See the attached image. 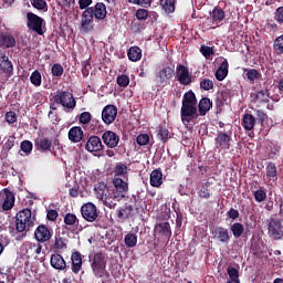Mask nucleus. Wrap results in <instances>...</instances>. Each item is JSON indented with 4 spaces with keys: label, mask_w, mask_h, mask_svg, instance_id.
<instances>
[{
    "label": "nucleus",
    "mask_w": 283,
    "mask_h": 283,
    "mask_svg": "<svg viewBox=\"0 0 283 283\" xmlns=\"http://www.w3.org/2000/svg\"><path fill=\"white\" fill-rule=\"evenodd\" d=\"M4 199L2 205H0L1 210L0 211H12L14 208V202L17 198L14 197V192H12L10 189L4 188L3 189Z\"/></svg>",
    "instance_id": "18"
},
{
    "label": "nucleus",
    "mask_w": 283,
    "mask_h": 283,
    "mask_svg": "<svg viewBox=\"0 0 283 283\" xmlns=\"http://www.w3.org/2000/svg\"><path fill=\"white\" fill-rule=\"evenodd\" d=\"M4 118L9 125L17 123V113L14 111H9L6 113Z\"/></svg>",
    "instance_id": "57"
},
{
    "label": "nucleus",
    "mask_w": 283,
    "mask_h": 283,
    "mask_svg": "<svg viewBox=\"0 0 283 283\" xmlns=\"http://www.w3.org/2000/svg\"><path fill=\"white\" fill-rule=\"evenodd\" d=\"M228 280H240V271L231 265L227 268Z\"/></svg>",
    "instance_id": "52"
},
{
    "label": "nucleus",
    "mask_w": 283,
    "mask_h": 283,
    "mask_svg": "<svg viewBox=\"0 0 283 283\" xmlns=\"http://www.w3.org/2000/svg\"><path fill=\"white\" fill-rule=\"evenodd\" d=\"M85 149L91 154L94 151H101V149H103V142L101 140V137L91 136L86 142Z\"/></svg>",
    "instance_id": "21"
},
{
    "label": "nucleus",
    "mask_w": 283,
    "mask_h": 283,
    "mask_svg": "<svg viewBox=\"0 0 283 283\" xmlns=\"http://www.w3.org/2000/svg\"><path fill=\"white\" fill-rule=\"evenodd\" d=\"M224 10H222V8L220 7H216L212 12H210V19L212 21V23H214L216 25H218V23H222V21H224Z\"/></svg>",
    "instance_id": "34"
},
{
    "label": "nucleus",
    "mask_w": 283,
    "mask_h": 283,
    "mask_svg": "<svg viewBox=\"0 0 283 283\" xmlns=\"http://www.w3.org/2000/svg\"><path fill=\"white\" fill-rule=\"evenodd\" d=\"M31 6H33L35 10L48 12V2L45 0H31Z\"/></svg>",
    "instance_id": "50"
},
{
    "label": "nucleus",
    "mask_w": 283,
    "mask_h": 283,
    "mask_svg": "<svg viewBox=\"0 0 283 283\" xmlns=\"http://www.w3.org/2000/svg\"><path fill=\"white\" fill-rule=\"evenodd\" d=\"M200 88L205 90V92H209V90H213V81L209 78H203L200 82Z\"/></svg>",
    "instance_id": "55"
},
{
    "label": "nucleus",
    "mask_w": 283,
    "mask_h": 283,
    "mask_svg": "<svg viewBox=\"0 0 283 283\" xmlns=\"http://www.w3.org/2000/svg\"><path fill=\"white\" fill-rule=\"evenodd\" d=\"M34 147L38 151L42 154H48V151H52V139L49 137H40L34 140Z\"/></svg>",
    "instance_id": "19"
},
{
    "label": "nucleus",
    "mask_w": 283,
    "mask_h": 283,
    "mask_svg": "<svg viewBox=\"0 0 283 283\" xmlns=\"http://www.w3.org/2000/svg\"><path fill=\"white\" fill-rule=\"evenodd\" d=\"M255 202H264L266 200V189L260 187L256 191L253 192Z\"/></svg>",
    "instance_id": "46"
},
{
    "label": "nucleus",
    "mask_w": 283,
    "mask_h": 283,
    "mask_svg": "<svg viewBox=\"0 0 283 283\" xmlns=\"http://www.w3.org/2000/svg\"><path fill=\"white\" fill-rule=\"evenodd\" d=\"M33 145L32 142L30 140H23L20 145V149L24 153V154H32V149H33Z\"/></svg>",
    "instance_id": "54"
},
{
    "label": "nucleus",
    "mask_w": 283,
    "mask_h": 283,
    "mask_svg": "<svg viewBox=\"0 0 283 283\" xmlns=\"http://www.w3.org/2000/svg\"><path fill=\"white\" fill-rule=\"evenodd\" d=\"M124 242L128 249H134L138 244V237L134 233H128L125 235Z\"/></svg>",
    "instance_id": "43"
},
{
    "label": "nucleus",
    "mask_w": 283,
    "mask_h": 283,
    "mask_svg": "<svg viewBox=\"0 0 283 283\" xmlns=\"http://www.w3.org/2000/svg\"><path fill=\"white\" fill-rule=\"evenodd\" d=\"M53 101L66 109L73 111L76 108V99L70 91L57 90L53 95Z\"/></svg>",
    "instance_id": "4"
},
{
    "label": "nucleus",
    "mask_w": 283,
    "mask_h": 283,
    "mask_svg": "<svg viewBox=\"0 0 283 283\" xmlns=\"http://www.w3.org/2000/svg\"><path fill=\"white\" fill-rule=\"evenodd\" d=\"M174 74H176V70L171 66H166L159 70L156 75L158 85H163V87H165V85H169V81L174 78Z\"/></svg>",
    "instance_id": "12"
},
{
    "label": "nucleus",
    "mask_w": 283,
    "mask_h": 283,
    "mask_svg": "<svg viewBox=\"0 0 283 283\" xmlns=\"http://www.w3.org/2000/svg\"><path fill=\"white\" fill-rule=\"evenodd\" d=\"M231 140H233L232 130H228V132L219 130L214 138L216 148L219 151H228V149H231Z\"/></svg>",
    "instance_id": "7"
},
{
    "label": "nucleus",
    "mask_w": 283,
    "mask_h": 283,
    "mask_svg": "<svg viewBox=\"0 0 283 283\" xmlns=\"http://www.w3.org/2000/svg\"><path fill=\"white\" fill-rule=\"evenodd\" d=\"M150 187L159 189L163 186V170L157 168L150 172L149 177Z\"/></svg>",
    "instance_id": "26"
},
{
    "label": "nucleus",
    "mask_w": 283,
    "mask_h": 283,
    "mask_svg": "<svg viewBox=\"0 0 283 283\" xmlns=\"http://www.w3.org/2000/svg\"><path fill=\"white\" fill-rule=\"evenodd\" d=\"M52 249H54L55 251H63V249H67V243L63 241L61 235H56Z\"/></svg>",
    "instance_id": "48"
},
{
    "label": "nucleus",
    "mask_w": 283,
    "mask_h": 283,
    "mask_svg": "<svg viewBox=\"0 0 283 283\" xmlns=\"http://www.w3.org/2000/svg\"><path fill=\"white\" fill-rule=\"evenodd\" d=\"M30 82L32 85H34V87H41L42 76L39 70H35L31 73Z\"/></svg>",
    "instance_id": "44"
},
{
    "label": "nucleus",
    "mask_w": 283,
    "mask_h": 283,
    "mask_svg": "<svg viewBox=\"0 0 283 283\" xmlns=\"http://www.w3.org/2000/svg\"><path fill=\"white\" fill-rule=\"evenodd\" d=\"M230 231L233 238L238 240L242 238V234L244 233V224H242L241 222H234L230 226Z\"/></svg>",
    "instance_id": "39"
},
{
    "label": "nucleus",
    "mask_w": 283,
    "mask_h": 283,
    "mask_svg": "<svg viewBox=\"0 0 283 283\" xmlns=\"http://www.w3.org/2000/svg\"><path fill=\"white\" fill-rule=\"evenodd\" d=\"M34 239L42 244L50 242L52 240V230L45 224H40L34 231Z\"/></svg>",
    "instance_id": "15"
},
{
    "label": "nucleus",
    "mask_w": 283,
    "mask_h": 283,
    "mask_svg": "<svg viewBox=\"0 0 283 283\" xmlns=\"http://www.w3.org/2000/svg\"><path fill=\"white\" fill-rule=\"evenodd\" d=\"M209 187H211V182L206 181L198 191L199 198H202L203 200H209L211 198V190H209Z\"/></svg>",
    "instance_id": "41"
},
{
    "label": "nucleus",
    "mask_w": 283,
    "mask_h": 283,
    "mask_svg": "<svg viewBox=\"0 0 283 283\" xmlns=\"http://www.w3.org/2000/svg\"><path fill=\"white\" fill-rule=\"evenodd\" d=\"M71 261H72V272L75 274L81 273V269H83V255L81 252L75 251L71 254Z\"/></svg>",
    "instance_id": "23"
},
{
    "label": "nucleus",
    "mask_w": 283,
    "mask_h": 283,
    "mask_svg": "<svg viewBox=\"0 0 283 283\" xmlns=\"http://www.w3.org/2000/svg\"><path fill=\"white\" fill-rule=\"evenodd\" d=\"M117 85L119 87H127L129 85V76L122 74L117 77Z\"/></svg>",
    "instance_id": "58"
},
{
    "label": "nucleus",
    "mask_w": 283,
    "mask_h": 283,
    "mask_svg": "<svg viewBox=\"0 0 283 283\" xmlns=\"http://www.w3.org/2000/svg\"><path fill=\"white\" fill-rule=\"evenodd\" d=\"M200 52L206 59L213 56V48L211 46L201 45Z\"/></svg>",
    "instance_id": "60"
},
{
    "label": "nucleus",
    "mask_w": 283,
    "mask_h": 283,
    "mask_svg": "<svg viewBox=\"0 0 283 283\" xmlns=\"http://www.w3.org/2000/svg\"><path fill=\"white\" fill-rule=\"evenodd\" d=\"M24 251L28 258H32L34 255H41L43 247L41 245V243L27 242L24 243Z\"/></svg>",
    "instance_id": "25"
},
{
    "label": "nucleus",
    "mask_w": 283,
    "mask_h": 283,
    "mask_svg": "<svg viewBox=\"0 0 283 283\" xmlns=\"http://www.w3.org/2000/svg\"><path fill=\"white\" fill-rule=\"evenodd\" d=\"M17 45V39L13 35L0 31V48L8 50Z\"/></svg>",
    "instance_id": "22"
},
{
    "label": "nucleus",
    "mask_w": 283,
    "mask_h": 283,
    "mask_svg": "<svg viewBox=\"0 0 283 283\" xmlns=\"http://www.w3.org/2000/svg\"><path fill=\"white\" fill-rule=\"evenodd\" d=\"M160 3L168 14L176 10V2L175 0H160Z\"/></svg>",
    "instance_id": "47"
},
{
    "label": "nucleus",
    "mask_w": 283,
    "mask_h": 283,
    "mask_svg": "<svg viewBox=\"0 0 283 283\" xmlns=\"http://www.w3.org/2000/svg\"><path fill=\"white\" fill-rule=\"evenodd\" d=\"M63 72H64L63 65H61L60 63H55L51 67L52 76H55L57 78H61V76H63Z\"/></svg>",
    "instance_id": "49"
},
{
    "label": "nucleus",
    "mask_w": 283,
    "mask_h": 283,
    "mask_svg": "<svg viewBox=\"0 0 283 283\" xmlns=\"http://www.w3.org/2000/svg\"><path fill=\"white\" fill-rule=\"evenodd\" d=\"M266 171V178L269 180H272L273 182H277V166H275V163L270 161L265 166Z\"/></svg>",
    "instance_id": "37"
},
{
    "label": "nucleus",
    "mask_w": 283,
    "mask_h": 283,
    "mask_svg": "<svg viewBox=\"0 0 283 283\" xmlns=\"http://www.w3.org/2000/svg\"><path fill=\"white\" fill-rule=\"evenodd\" d=\"M92 21H94V7L86 8L82 13V20H81L82 32L87 33L94 30V27H90Z\"/></svg>",
    "instance_id": "11"
},
{
    "label": "nucleus",
    "mask_w": 283,
    "mask_h": 283,
    "mask_svg": "<svg viewBox=\"0 0 283 283\" xmlns=\"http://www.w3.org/2000/svg\"><path fill=\"white\" fill-rule=\"evenodd\" d=\"M93 275L98 280H109V272H107V256L103 252H96L90 260Z\"/></svg>",
    "instance_id": "2"
},
{
    "label": "nucleus",
    "mask_w": 283,
    "mask_h": 283,
    "mask_svg": "<svg viewBox=\"0 0 283 283\" xmlns=\"http://www.w3.org/2000/svg\"><path fill=\"white\" fill-rule=\"evenodd\" d=\"M244 72L245 78H248L250 83H255V81H260V78H262V73L255 69H244Z\"/></svg>",
    "instance_id": "40"
},
{
    "label": "nucleus",
    "mask_w": 283,
    "mask_h": 283,
    "mask_svg": "<svg viewBox=\"0 0 283 283\" xmlns=\"http://www.w3.org/2000/svg\"><path fill=\"white\" fill-rule=\"evenodd\" d=\"M27 27L29 30H31V32L39 34V36H43V34H45V31H43V27H45V20L39 17L36 13H27Z\"/></svg>",
    "instance_id": "5"
},
{
    "label": "nucleus",
    "mask_w": 283,
    "mask_h": 283,
    "mask_svg": "<svg viewBox=\"0 0 283 283\" xmlns=\"http://www.w3.org/2000/svg\"><path fill=\"white\" fill-rule=\"evenodd\" d=\"M241 125L247 132H251L255 127V116L249 113L244 114Z\"/></svg>",
    "instance_id": "36"
},
{
    "label": "nucleus",
    "mask_w": 283,
    "mask_h": 283,
    "mask_svg": "<svg viewBox=\"0 0 283 283\" xmlns=\"http://www.w3.org/2000/svg\"><path fill=\"white\" fill-rule=\"evenodd\" d=\"M213 107V102L209 97H203L198 104V116H207V113Z\"/></svg>",
    "instance_id": "28"
},
{
    "label": "nucleus",
    "mask_w": 283,
    "mask_h": 283,
    "mask_svg": "<svg viewBox=\"0 0 283 283\" xmlns=\"http://www.w3.org/2000/svg\"><path fill=\"white\" fill-rule=\"evenodd\" d=\"M273 50L277 54H283V35H280L275 39Z\"/></svg>",
    "instance_id": "51"
},
{
    "label": "nucleus",
    "mask_w": 283,
    "mask_h": 283,
    "mask_svg": "<svg viewBox=\"0 0 283 283\" xmlns=\"http://www.w3.org/2000/svg\"><path fill=\"white\" fill-rule=\"evenodd\" d=\"M67 136L71 143H81L83 140V128L81 126H73L69 130Z\"/></svg>",
    "instance_id": "30"
},
{
    "label": "nucleus",
    "mask_w": 283,
    "mask_h": 283,
    "mask_svg": "<svg viewBox=\"0 0 283 283\" xmlns=\"http://www.w3.org/2000/svg\"><path fill=\"white\" fill-rule=\"evenodd\" d=\"M102 140L106 147L115 149V147H118V143H120V136L113 130H106L102 135Z\"/></svg>",
    "instance_id": "16"
},
{
    "label": "nucleus",
    "mask_w": 283,
    "mask_h": 283,
    "mask_svg": "<svg viewBox=\"0 0 283 283\" xmlns=\"http://www.w3.org/2000/svg\"><path fill=\"white\" fill-rule=\"evenodd\" d=\"M155 231L157 233H160V235H164V238H171V226L167 221L157 223L155 227Z\"/></svg>",
    "instance_id": "35"
},
{
    "label": "nucleus",
    "mask_w": 283,
    "mask_h": 283,
    "mask_svg": "<svg viewBox=\"0 0 283 283\" xmlns=\"http://www.w3.org/2000/svg\"><path fill=\"white\" fill-rule=\"evenodd\" d=\"M226 216L229 218V220H238V218H240V211L235 210L234 208H230Z\"/></svg>",
    "instance_id": "61"
},
{
    "label": "nucleus",
    "mask_w": 283,
    "mask_h": 283,
    "mask_svg": "<svg viewBox=\"0 0 283 283\" xmlns=\"http://www.w3.org/2000/svg\"><path fill=\"white\" fill-rule=\"evenodd\" d=\"M268 233L273 240H282L283 237V227L282 220L275 218V214H272L268 219Z\"/></svg>",
    "instance_id": "8"
},
{
    "label": "nucleus",
    "mask_w": 283,
    "mask_h": 283,
    "mask_svg": "<svg viewBox=\"0 0 283 283\" xmlns=\"http://www.w3.org/2000/svg\"><path fill=\"white\" fill-rule=\"evenodd\" d=\"M176 78L180 85H190L193 83V76L189 73V69L184 64H178L176 67Z\"/></svg>",
    "instance_id": "9"
},
{
    "label": "nucleus",
    "mask_w": 283,
    "mask_h": 283,
    "mask_svg": "<svg viewBox=\"0 0 283 283\" xmlns=\"http://www.w3.org/2000/svg\"><path fill=\"white\" fill-rule=\"evenodd\" d=\"M114 178H124V180H128L129 178V167L126 164L117 163L113 170Z\"/></svg>",
    "instance_id": "24"
},
{
    "label": "nucleus",
    "mask_w": 283,
    "mask_h": 283,
    "mask_svg": "<svg viewBox=\"0 0 283 283\" xmlns=\"http://www.w3.org/2000/svg\"><path fill=\"white\" fill-rule=\"evenodd\" d=\"M116 116H118V108L116 105H106L102 111V120L105 125H112V123L116 120Z\"/></svg>",
    "instance_id": "14"
},
{
    "label": "nucleus",
    "mask_w": 283,
    "mask_h": 283,
    "mask_svg": "<svg viewBox=\"0 0 283 283\" xmlns=\"http://www.w3.org/2000/svg\"><path fill=\"white\" fill-rule=\"evenodd\" d=\"M50 264L52 269H55V271H65V269H67V263L65 262V259H63V255L59 253H54L51 255Z\"/></svg>",
    "instance_id": "20"
},
{
    "label": "nucleus",
    "mask_w": 283,
    "mask_h": 283,
    "mask_svg": "<svg viewBox=\"0 0 283 283\" xmlns=\"http://www.w3.org/2000/svg\"><path fill=\"white\" fill-rule=\"evenodd\" d=\"M113 185L115 188L112 190V200H123L127 196V191H129V184L120 177H114Z\"/></svg>",
    "instance_id": "6"
},
{
    "label": "nucleus",
    "mask_w": 283,
    "mask_h": 283,
    "mask_svg": "<svg viewBox=\"0 0 283 283\" xmlns=\"http://www.w3.org/2000/svg\"><path fill=\"white\" fill-rule=\"evenodd\" d=\"M136 143L140 147H144L145 145H147V143H149V135H147V134L138 135L137 138H136Z\"/></svg>",
    "instance_id": "59"
},
{
    "label": "nucleus",
    "mask_w": 283,
    "mask_h": 283,
    "mask_svg": "<svg viewBox=\"0 0 283 283\" xmlns=\"http://www.w3.org/2000/svg\"><path fill=\"white\" fill-rule=\"evenodd\" d=\"M4 144L2 145V148L0 150V158L1 160L8 159V156L10 155V150L12 147H14V138L8 137L4 138Z\"/></svg>",
    "instance_id": "31"
},
{
    "label": "nucleus",
    "mask_w": 283,
    "mask_h": 283,
    "mask_svg": "<svg viewBox=\"0 0 283 283\" xmlns=\"http://www.w3.org/2000/svg\"><path fill=\"white\" fill-rule=\"evenodd\" d=\"M212 235L214 240L221 244H229V242H231V234L229 233V229L222 226L217 227L212 232Z\"/></svg>",
    "instance_id": "17"
},
{
    "label": "nucleus",
    "mask_w": 283,
    "mask_h": 283,
    "mask_svg": "<svg viewBox=\"0 0 283 283\" xmlns=\"http://www.w3.org/2000/svg\"><path fill=\"white\" fill-rule=\"evenodd\" d=\"M82 218L86 220V222H96L98 220V209L92 202H87L81 208Z\"/></svg>",
    "instance_id": "10"
},
{
    "label": "nucleus",
    "mask_w": 283,
    "mask_h": 283,
    "mask_svg": "<svg viewBox=\"0 0 283 283\" xmlns=\"http://www.w3.org/2000/svg\"><path fill=\"white\" fill-rule=\"evenodd\" d=\"M147 17H149V11H147V9L137 10L136 18L138 19V21H145Z\"/></svg>",
    "instance_id": "63"
},
{
    "label": "nucleus",
    "mask_w": 283,
    "mask_h": 283,
    "mask_svg": "<svg viewBox=\"0 0 283 283\" xmlns=\"http://www.w3.org/2000/svg\"><path fill=\"white\" fill-rule=\"evenodd\" d=\"M0 74H4L8 78L14 74L12 61H10V57L3 51H0Z\"/></svg>",
    "instance_id": "13"
},
{
    "label": "nucleus",
    "mask_w": 283,
    "mask_h": 283,
    "mask_svg": "<svg viewBox=\"0 0 283 283\" xmlns=\"http://www.w3.org/2000/svg\"><path fill=\"white\" fill-rule=\"evenodd\" d=\"M229 75V61L224 60L219 69L216 71V78L217 81H224V78H227V76Z\"/></svg>",
    "instance_id": "33"
},
{
    "label": "nucleus",
    "mask_w": 283,
    "mask_h": 283,
    "mask_svg": "<svg viewBox=\"0 0 283 283\" xmlns=\"http://www.w3.org/2000/svg\"><path fill=\"white\" fill-rule=\"evenodd\" d=\"M196 105H198L196 93L189 90L184 94L181 102L180 116L184 125H189V123L198 118V107H196Z\"/></svg>",
    "instance_id": "1"
},
{
    "label": "nucleus",
    "mask_w": 283,
    "mask_h": 283,
    "mask_svg": "<svg viewBox=\"0 0 283 283\" xmlns=\"http://www.w3.org/2000/svg\"><path fill=\"white\" fill-rule=\"evenodd\" d=\"M255 116H256V123L260 125H264V120H266V113L264 111H255Z\"/></svg>",
    "instance_id": "62"
},
{
    "label": "nucleus",
    "mask_w": 283,
    "mask_h": 283,
    "mask_svg": "<svg viewBox=\"0 0 283 283\" xmlns=\"http://www.w3.org/2000/svg\"><path fill=\"white\" fill-rule=\"evenodd\" d=\"M34 217H32V210L25 208L19 211L15 216V230L18 233H25L34 227Z\"/></svg>",
    "instance_id": "3"
},
{
    "label": "nucleus",
    "mask_w": 283,
    "mask_h": 283,
    "mask_svg": "<svg viewBox=\"0 0 283 283\" xmlns=\"http://www.w3.org/2000/svg\"><path fill=\"white\" fill-rule=\"evenodd\" d=\"M127 56L129 61L136 63L137 61H140V59H143V50L139 46H132L127 51Z\"/></svg>",
    "instance_id": "38"
},
{
    "label": "nucleus",
    "mask_w": 283,
    "mask_h": 283,
    "mask_svg": "<svg viewBox=\"0 0 283 283\" xmlns=\"http://www.w3.org/2000/svg\"><path fill=\"white\" fill-rule=\"evenodd\" d=\"M157 137L159 140H163V143H167V140H169V130L165 127H159Z\"/></svg>",
    "instance_id": "53"
},
{
    "label": "nucleus",
    "mask_w": 283,
    "mask_h": 283,
    "mask_svg": "<svg viewBox=\"0 0 283 283\" xmlns=\"http://www.w3.org/2000/svg\"><path fill=\"white\" fill-rule=\"evenodd\" d=\"M118 220H129L134 217V207L132 205L125 206L116 210Z\"/></svg>",
    "instance_id": "32"
},
{
    "label": "nucleus",
    "mask_w": 283,
    "mask_h": 283,
    "mask_svg": "<svg viewBox=\"0 0 283 283\" xmlns=\"http://www.w3.org/2000/svg\"><path fill=\"white\" fill-rule=\"evenodd\" d=\"M274 19L280 24L283 23V7H279L274 12Z\"/></svg>",
    "instance_id": "64"
},
{
    "label": "nucleus",
    "mask_w": 283,
    "mask_h": 283,
    "mask_svg": "<svg viewBox=\"0 0 283 283\" xmlns=\"http://www.w3.org/2000/svg\"><path fill=\"white\" fill-rule=\"evenodd\" d=\"M269 90H262L254 95V103H269Z\"/></svg>",
    "instance_id": "42"
},
{
    "label": "nucleus",
    "mask_w": 283,
    "mask_h": 283,
    "mask_svg": "<svg viewBox=\"0 0 283 283\" xmlns=\"http://www.w3.org/2000/svg\"><path fill=\"white\" fill-rule=\"evenodd\" d=\"M78 120L81 125H87L92 120V114L90 112H83L81 113Z\"/></svg>",
    "instance_id": "56"
},
{
    "label": "nucleus",
    "mask_w": 283,
    "mask_h": 283,
    "mask_svg": "<svg viewBox=\"0 0 283 283\" xmlns=\"http://www.w3.org/2000/svg\"><path fill=\"white\" fill-rule=\"evenodd\" d=\"M64 224H66V227L78 226V218H76V214L69 212L64 216Z\"/></svg>",
    "instance_id": "45"
},
{
    "label": "nucleus",
    "mask_w": 283,
    "mask_h": 283,
    "mask_svg": "<svg viewBox=\"0 0 283 283\" xmlns=\"http://www.w3.org/2000/svg\"><path fill=\"white\" fill-rule=\"evenodd\" d=\"M93 14L97 21H103L107 17V7L103 2H97L93 7Z\"/></svg>",
    "instance_id": "29"
},
{
    "label": "nucleus",
    "mask_w": 283,
    "mask_h": 283,
    "mask_svg": "<svg viewBox=\"0 0 283 283\" xmlns=\"http://www.w3.org/2000/svg\"><path fill=\"white\" fill-rule=\"evenodd\" d=\"M95 191L99 200H106V201L112 200V192H109V188L107 187V184L105 182L98 184V186L95 187Z\"/></svg>",
    "instance_id": "27"
}]
</instances>
